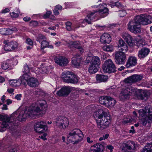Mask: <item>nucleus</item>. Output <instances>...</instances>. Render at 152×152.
I'll list each match as a JSON object with an SVG mask.
<instances>
[{
	"instance_id": "obj_59",
	"label": "nucleus",
	"mask_w": 152,
	"mask_h": 152,
	"mask_svg": "<svg viewBox=\"0 0 152 152\" xmlns=\"http://www.w3.org/2000/svg\"><path fill=\"white\" fill-rule=\"evenodd\" d=\"M47 136V134L46 133H44L43 135L41 136L40 137L43 140H47V138H46V137Z\"/></svg>"
},
{
	"instance_id": "obj_17",
	"label": "nucleus",
	"mask_w": 152,
	"mask_h": 152,
	"mask_svg": "<svg viewBox=\"0 0 152 152\" xmlns=\"http://www.w3.org/2000/svg\"><path fill=\"white\" fill-rule=\"evenodd\" d=\"M100 40V42L103 44H109L111 41V37L107 33H104L101 36Z\"/></svg>"
},
{
	"instance_id": "obj_58",
	"label": "nucleus",
	"mask_w": 152,
	"mask_h": 152,
	"mask_svg": "<svg viewBox=\"0 0 152 152\" xmlns=\"http://www.w3.org/2000/svg\"><path fill=\"white\" fill-rule=\"evenodd\" d=\"M10 10L8 8H6L2 10L1 11V13H6L8 12Z\"/></svg>"
},
{
	"instance_id": "obj_8",
	"label": "nucleus",
	"mask_w": 152,
	"mask_h": 152,
	"mask_svg": "<svg viewBox=\"0 0 152 152\" xmlns=\"http://www.w3.org/2000/svg\"><path fill=\"white\" fill-rule=\"evenodd\" d=\"M102 69L105 73L114 72L116 71L115 66L110 59H108L105 61Z\"/></svg>"
},
{
	"instance_id": "obj_12",
	"label": "nucleus",
	"mask_w": 152,
	"mask_h": 152,
	"mask_svg": "<svg viewBox=\"0 0 152 152\" xmlns=\"http://www.w3.org/2000/svg\"><path fill=\"white\" fill-rule=\"evenodd\" d=\"M5 44L4 48L6 51H11L16 48L18 46V44L15 41L9 42L8 40H5L3 42Z\"/></svg>"
},
{
	"instance_id": "obj_32",
	"label": "nucleus",
	"mask_w": 152,
	"mask_h": 152,
	"mask_svg": "<svg viewBox=\"0 0 152 152\" xmlns=\"http://www.w3.org/2000/svg\"><path fill=\"white\" fill-rule=\"evenodd\" d=\"M105 145V143L103 142L102 143H97L94 145L96 149V150L98 151V152H102L104 149Z\"/></svg>"
},
{
	"instance_id": "obj_31",
	"label": "nucleus",
	"mask_w": 152,
	"mask_h": 152,
	"mask_svg": "<svg viewBox=\"0 0 152 152\" xmlns=\"http://www.w3.org/2000/svg\"><path fill=\"white\" fill-rule=\"evenodd\" d=\"M125 145L127 149L134 150L135 148V144L133 141H129Z\"/></svg>"
},
{
	"instance_id": "obj_5",
	"label": "nucleus",
	"mask_w": 152,
	"mask_h": 152,
	"mask_svg": "<svg viewBox=\"0 0 152 152\" xmlns=\"http://www.w3.org/2000/svg\"><path fill=\"white\" fill-rule=\"evenodd\" d=\"M13 115L14 114L10 117L0 115V120L1 121L0 128L1 132L5 131L6 129L10 128V125L14 124L15 120Z\"/></svg>"
},
{
	"instance_id": "obj_37",
	"label": "nucleus",
	"mask_w": 152,
	"mask_h": 152,
	"mask_svg": "<svg viewBox=\"0 0 152 152\" xmlns=\"http://www.w3.org/2000/svg\"><path fill=\"white\" fill-rule=\"evenodd\" d=\"M102 48L104 51L110 52L112 51L114 49L113 46L111 45H104Z\"/></svg>"
},
{
	"instance_id": "obj_43",
	"label": "nucleus",
	"mask_w": 152,
	"mask_h": 152,
	"mask_svg": "<svg viewBox=\"0 0 152 152\" xmlns=\"http://www.w3.org/2000/svg\"><path fill=\"white\" fill-rule=\"evenodd\" d=\"M66 28L67 30L70 31L72 30V28L71 26L72 23L68 21L65 23Z\"/></svg>"
},
{
	"instance_id": "obj_27",
	"label": "nucleus",
	"mask_w": 152,
	"mask_h": 152,
	"mask_svg": "<svg viewBox=\"0 0 152 152\" xmlns=\"http://www.w3.org/2000/svg\"><path fill=\"white\" fill-rule=\"evenodd\" d=\"M31 77L28 74H25L20 77V80L21 81V83L25 85L26 83H28V80Z\"/></svg>"
},
{
	"instance_id": "obj_13",
	"label": "nucleus",
	"mask_w": 152,
	"mask_h": 152,
	"mask_svg": "<svg viewBox=\"0 0 152 152\" xmlns=\"http://www.w3.org/2000/svg\"><path fill=\"white\" fill-rule=\"evenodd\" d=\"M71 91L70 87L68 86H64L57 91L56 94L60 96H67Z\"/></svg>"
},
{
	"instance_id": "obj_30",
	"label": "nucleus",
	"mask_w": 152,
	"mask_h": 152,
	"mask_svg": "<svg viewBox=\"0 0 152 152\" xmlns=\"http://www.w3.org/2000/svg\"><path fill=\"white\" fill-rule=\"evenodd\" d=\"M10 85L12 87L19 86L21 84V82L20 80H9Z\"/></svg>"
},
{
	"instance_id": "obj_22",
	"label": "nucleus",
	"mask_w": 152,
	"mask_h": 152,
	"mask_svg": "<svg viewBox=\"0 0 152 152\" xmlns=\"http://www.w3.org/2000/svg\"><path fill=\"white\" fill-rule=\"evenodd\" d=\"M137 63V59L136 57L133 56L130 57L126 64V66L127 67H130L131 66H134Z\"/></svg>"
},
{
	"instance_id": "obj_40",
	"label": "nucleus",
	"mask_w": 152,
	"mask_h": 152,
	"mask_svg": "<svg viewBox=\"0 0 152 152\" xmlns=\"http://www.w3.org/2000/svg\"><path fill=\"white\" fill-rule=\"evenodd\" d=\"M49 42L45 40H43L41 42V49L43 50L44 48H47L48 46L49 45Z\"/></svg>"
},
{
	"instance_id": "obj_23",
	"label": "nucleus",
	"mask_w": 152,
	"mask_h": 152,
	"mask_svg": "<svg viewBox=\"0 0 152 152\" xmlns=\"http://www.w3.org/2000/svg\"><path fill=\"white\" fill-rule=\"evenodd\" d=\"M104 5L106 6V4H104L103 6ZM97 12L99 15H100L102 17H104L108 14V10L106 7L103 6L102 5Z\"/></svg>"
},
{
	"instance_id": "obj_56",
	"label": "nucleus",
	"mask_w": 152,
	"mask_h": 152,
	"mask_svg": "<svg viewBox=\"0 0 152 152\" xmlns=\"http://www.w3.org/2000/svg\"><path fill=\"white\" fill-rule=\"evenodd\" d=\"M22 96V95L21 94H18L15 96V98L18 100H21Z\"/></svg>"
},
{
	"instance_id": "obj_55",
	"label": "nucleus",
	"mask_w": 152,
	"mask_h": 152,
	"mask_svg": "<svg viewBox=\"0 0 152 152\" xmlns=\"http://www.w3.org/2000/svg\"><path fill=\"white\" fill-rule=\"evenodd\" d=\"M5 28H2L0 29V33L1 34L6 35L5 32Z\"/></svg>"
},
{
	"instance_id": "obj_52",
	"label": "nucleus",
	"mask_w": 152,
	"mask_h": 152,
	"mask_svg": "<svg viewBox=\"0 0 152 152\" xmlns=\"http://www.w3.org/2000/svg\"><path fill=\"white\" fill-rule=\"evenodd\" d=\"M98 151L96 150V149L94 147V145L91 146L89 150L90 152H98Z\"/></svg>"
},
{
	"instance_id": "obj_41",
	"label": "nucleus",
	"mask_w": 152,
	"mask_h": 152,
	"mask_svg": "<svg viewBox=\"0 0 152 152\" xmlns=\"http://www.w3.org/2000/svg\"><path fill=\"white\" fill-rule=\"evenodd\" d=\"M50 68L51 69H53V67L51 66H49V67L44 66L42 67H41V69L40 70V72L41 73H47L48 72V69Z\"/></svg>"
},
{
	"instance_id": "obj_7",
	"label": "nucleus",
	"mask_w": 152,
	"mask_h": 152,
	"mask_svg": "<svg viewBox=\"0 0 152 152\" xmlns=\"http://www.w3.org/2000/svg\"><path fill=\"white\" fill-rule=\"evenodd\" d=\"M61 77L64 81L68 83H76L78 82L79 80L77 76L69 71L63 72L62 74Z\"/></svg>"
},
{
	"instance_id": "obj_47",
	"label": "nucleus",
	"mask_w": 152,
	"mask_h": 152,
	"mask_svg": "<svg viewBox=\"0 0 152 152\" xmlns=\"http://www.w3.org/2000/svg\"><path fill=\"white\" fill-rule=\"evenodd\" d=\"M29 71L30 69L28 66L27 64L25 65L23 71V72L25 74H28L29 73Z\"/></svg>"
},
{
	"instance_id": "obj_64",
	"label": "nucleus",
	"mask_w": 152,
	"mask_h": 152,
	"mask_svg": "<svg viewBox=\"0 0 152 152\" xmlns=\"http://www.w3.org/2000/svg\"><path fill=\"white\" fill-rule=\"evenodd\" d=\"M14 89L12 88H8L7 90V91L10 93L11 94L14 91Z\"/></svg>"
},
{
	"instance_id": "obj_29",
	"label": "nucleus",
	"mask_w": 152,
	"mask_h": 152,
	"mask_svg": "<svg viewBox=\"0 0 152 152\" xmlns=\"http://www.w3.org/2000/svg\"><path fill=\"white\" fill-rule=\"evenodd\" d=\"M99 68V66L90 63L88 68V72L91 73H94L98 71Z\"/></svg>"
},
{
	"instance_id": "obj_18",
	"label": "nucleus",
	"mask_w": 152,
	"mask_h": 152,
	"mask_svg": "<svg viewBox=\"0 0 152 152\" xmlns=\"http://www.w3.org/2000/svg\"><path fill=\"white\" fill-rule=\"evenodd\" d=\"M150 49L148 48H142L138 52V57L140 59L144 58L148 55Z\"/></svg>"
},
{
	"instance_id": "obj_46",
	"label": "nucleus",
	"mask_w": 152,
	"mask_h": 152,
	"mask_svg": "<svg viewBox=\"0 0 152 152\" xmlns=\"http://www.w3.org/2000/svg\"><path fill=\"white\" fill-rule=\"evenodd\" d=\"M5 32H6V35H9L12 34L13 31L15 30V28H12L11 29L10 28H5Z\"/></svg>"
},
{
	"instance_id": "obj_26",
	"label": "nucleus",
	"mask_w": 152,
	"mask_h": 152,
	"mask_svg": "<svg viewBox=\"0 0 152 152\" xmlns=\"http://www.w3.org/2000/svg\"><path fill=\"white\" fill-rule=\"evenodd\" d=\"M96 12L94 11L93 12H91L87 15V17L86 18L85 20L87 23L88 24H91V21H94L93 19L95 16V13Z\"/></svg>"
},
{
	"instance_id": "obj_54",
	"label": "nucleus",
	"mask_w": 152,
	"mask_h": 152,
	"mask_svg": "<svg viewBox=\"0 0 152 152\" xmlns=\"http://www.w3.org/2000/svg\"><path fill=\"white\" fill-rule=\"evenodd\" d=\"M26 42L27 44L30 45H32L33 44L32 40L29 38L27 39Z\"/></svg>"
},
{
	"instance_id": "obj_39",
	"label": "nucleus",
	"mask_w": 152,
	"mask_h": 152,
	"mask_svg": "<svg viewBox=\"0 0 152 152\" xmlns=\"http://www.w3.org/2000/svg\"><path fill=\"white\" fill-rule=\"evenodd\" d=\"M70 45L71 48L74 47L77 49L81 45L80 42L78 41L72 42Z\"/></svg>"
},
{
	"instance_id": "obj_50",
	"label": "nucleus",
	"mask_w": 152,
	"mask_h": 152,
	"mask_svg": "<svg viewBox=\"0 0 152 152\" xmlns=\"http://www.w3.org/2000/svg\"><path fill=\"white\" fill-rule=\"evenodd\" d=\"M119 16L120 17H123L126 15V12L125 10H121L119 11Z\"/></svg>"
},
{
	"instance_id": "obj_9",
	"label": "nucleus",
	"mask_w": 152,
	"mask_h": 152,
	"mask_svg": "<svg viewBox=\"0 0 152 152\" xmlns=\"http://www.w3.org/2000/svg\"><path fill=\"white\" fill-rule=\"evenodd\" d=\"M55 123L56 124V126L58 128L64 129L68 126L69 125V121L67 118L60 116L55 120Z\"/></svg>"
},
{
	"instance_id": "obj_3",
	"label": "nucleus",
	"mask_w": 152,
	"mask_h": 152,
	"mask_svg": "<svg viewBox=\"0 0 152 152\" xmlns=\"http://www.w3.org/2000/svg\"><path fill=\"white\" fill-rule=\"evenodd\" d=\"M104 109L103 107H100L97 111L94 113L93 115L96 121L98 127L102 129L108 126L111 122L110 120L105 116L106 113L104 111Z\"/></svg>"
},
{
	"instance_id": "obj_14",
	"label": "nucleus",
	"mask_w": 152,
	"mask_h": 152,
	"mask_svg": "<svg viewBox=\"0 0 152 152\" xmlns=\"http://www.w3.org/2000/svg\"><path fill=\"white\" fill-rule=\"evenodd\" d=\"M54 60L56 63L61 66H66L69 62L68 59L62 56L55 58Z\"/></svg>"
},
{
	"instance_id": "obj_62",
	"label": "nucleus",
	"mask_w": 152,
	"mask_h": 152,
	"mask_svg": "<svg viewBox=\"0 0 152 152\" xmlns=\"http://www.w3.org/2000/svg\"><path fill=\"white\" fill-rule=\"evenodd\" d=\"M23 20L26 22H28L30 20L31 18L30 17H26L23 18Z\"/></svg>"
},
{
	"instance_id": "obj_44",
	"label": "nucleus",
	"mask_w": 152,
	"mask_h": 152,
	"mask_svg": "<svg viewBox=\"0 0 152 152\" xmlns=\"http://www.w3.org/2000/svg\"><path fill=\"white\" fill-rule=\"evenodd\" d=\"M140 96L142 99L146 100L148 98V96L146 92H143L140 95Z\"/></svg>"
},
{
	"instance_id": "obj_51",
	"label": "nucleus",
	"mask_w": 152,
	"mask_h": 152,
	"mask_svg": "<svg viewBox=\"0 0 152 152\" xmlns=\"http://www.w3.org/2000/svg\"><path fill=\"white\" fill-rule=\"evenodd\" d=\"M52 12L50 11H47L46 13L44 15L43 18H49L50 15L51 14Z\"/></svg>"
},
{
	"instance_id": "obj_1",
	"label": "nucleus",
	"mask_w": 152,
	"mask_h": 152,
	"mask_svg": "<svg viewBox=\"0 0 152 152\" xmlns=\"http://www.w3.org/2000/svg\"><path fill=\"white\" fill-rule=\"evenodd\" d=\"M37 105L33 104L28 108L27 111H22L20 113L18 119L20 121H24L28 116L32 117L35 115H42L47 109V105L45 100L40 101Z\"/></svg>"
},
{
	"instance_id": "obj_10",
	"label": "nucleus",
	"mask_w": 152,
	"mask_h": 152,
	"mask_svg": "<svg viewBox=\"0 0 152 152\" xmlns=\"http://www.w3.org/2000/svg\"><path fill=\"white\" fill-rule=\"evenodd\" d=\"M115 59L116 63L119 64H123L125 63L126 55L122 51H118L115 53Z\"/></svg>"
},
{
	"instance_id": "obj_25",
	"label": "nucleus",
	"mask_w": 152,
	"mask_h": 152,
	"mask_svg": "<svg viewBox=\"0 0 152 152\" xmlns=\"http://www.w3.org/2000/svg\"><path fill=\"white\" fill-rule=\"evenodd\" d=\"M31 87H37L39 85V82L36 78L32 77L28 80L27 83Z\"/></svg>"
},
{
	"instance_id": "obj_49",
	"label": "nucleus",
	"mask_w": 152,
	"mask_h": 152,
	"mask_svg": "<svg viewBox=\"0 0 152 152\" xmlns=\"http://www.w3.org/2000/svg\"><path fill=\"white\" fill-rule=\"evenodd\" d=\"M113 6H115L119 8L122 7V5L120 2H116L113 3L111 4Z\"/></svg>"
},
{
	"instance_id": "obj_42",
	"label": "nucleus",
	"mask_w": 152,
	"mask_h": 152,
	"mask_svg": "<svg viewBox=\"0 0 152 152\" xmlns=\"http://www.w3.org/2000/svg\"><path fill=\"white\" fill-rule=\"evenodd\" d=\"M1 68L4 70L8 69L10 67L9 64L6 61H4L1 63Z\"/></svg>"
},
{
	"instance_id": "obj_16",
	"label": "nucleus",
	"mask_w": 152,
	"mask_h": 152,
	"mask_svg": "<svg viewBox=\"0 0 152 152\" xmlns=\"http://www.w3.org/2000/svg\"><path fill=\"white\" fill-rule=\"evenodd\" d=\"M143 78L142 75H134L131 76L125 80V82L127 83H131L139 81Z\"/></svg>"
},
{
	"instance_id": "obj_57",
	"label": "nucleus",
	"mask_w": 152,
	"mask_h": 152,
	"mask_svg": "<svg viewBox=\"0 0 152 152\" xmlns=\"http://www.w3.org/2000/svg\"><path fill=\"white\" fill-rule=\"evenodd\" d=\"M30 24L33 26H37L38 24V23L37 21H32L30 22Z\"/></svg>"
},
{
	"instance_id": "obj_28",
	"label": "nucleus",
	"mask_w": 152,
	"mask_h": 152,
	"mask_svg": "<svg viewBox=\"0 0 152 152\" xmlns=\"http://www.w3.org/2000/svg\"><path fill=\"white\" fill-rule=\"evenodd\" d=\"M108 78V76L102 75H96V79L98 82H105L106 81Z\"/></svg>"
},
{
	"instance_id": "obj_19",
	"label": "nucleus",
	"mask_w": 152,
	"mask_h": 152,
	"mask_svg": "<svg viewBox=\"0 0 152 152\" xmlns=\"http://www.w3.org/2000/svg\"><path fill=\"white\" fill-rule=\"evenodd\" d=\"M118 47L119 51H126L128 50V46L126 43L121 39H119Z\"/></svg>"
},
{
	"instance_id": "obj_15",
	"label": "nucleus",
	"mask_w": 152,
	"mask_h": 152,
	"mask_svg": "<svg viewBox=\"0 0 152 152\" xmlns=\"http://www.w3.org/2000/svg\"><path fill=\"white\" fill-rule=\"evenodd\" d=\"M121 37L130 47H132L134 45V41L132 37L128 33H124L122 34Z\"/></svg>"
},
{
	"instance_id": "obj_38",
	"label": "nucleus",
	"mask_w": 152,
	"mask_h": 152,
	"mask_svg": "<svg viewBox=\"0 0 152 152\" xmlns=\"http://www.w3.org/2000/svg\"><path fill=\"white\" fill-rule=\"evenodd\" d=\"M116 102L115 100L113 98L110 97H109L107 102L108 104L107 105V106H110V107H113L115 105Z\"/></svg>"
},
{
	"instance_id": "obj_2",
	"label": "nucleus",
	"mask_w": 152,
	"mask_h": 152,
	"mask_svg": "<svg viewBox=\"0 0 152 152\" xmlns=\"http://www.w3.org/2000/svg\"><path fill=\"white\" fill-rule=\"evenodd\" d=\"M152 22L150 15H141L136 16L134 19L130 20L128 24V29L134 34L140 33L141 31L140 25H146Z\"/></svg>"
},
{
	"instance_id": "obj_53",
	"label": "nucleus",
	"mask_w": 152,
	"mask_h": 152,
	"mask_svg": "<svg viewBox=\"0 0 152 152\" xmlns=\"http://www.w3.org/2000/svg\"><path fill=\"white\" fill-rule=\"evenodd\" d=\"M80 53V54H78V55H80H80H82L84 52V50L83 48V47H82L81 45L78 49Z\"/></svg>"
},
{
	"instance_id": "obj_34",
	"label": "nucleus",
	"mask_w": 152,
	"mask_h": 152,
	"mask_svg": "<svg viewBox=\"0 0 152 152\" xmlns=\"http://www.w3.org/2000/svg\"><path fill=\"white\" fill-rule=\"evenodd\" d=\"M91 63L99 67V66L101 63V61L99 58L97 56L93 57L92 58Z\"/></svg>"
},
{
	"instance_id": "obj_21",
	"label": "nucleus",
	"mask_w": 152,
	"mask_h": 152,
	"mask_svg": "<svg viewBox=\"0 0 152 152\" xmlns=\"http://www.w3.org/2000/svg\"><path fill=\"white\" fill-rule=\"evenodd\" d=\"M150 116L143 117L141 119L142 124L143 125H146L147 123H151L152 122V108H150Z\"/></svg>"
},
{
	"instance_id": "obj_11",
	"label": "nucleus",
	"mask_w": 152,
	"mask_h": 152,
	"mask_svg": "<svg viewBox=\"0 0 152 152\" xmlns=\"http://www.w3.org/2000/svg\"><path fill=\"white\" fill-rule=\"evenodd\" d=\"M35 131L39 133H43L47 131L48 128L45 123L43 121L37 122L34 126Z\"/></svg>"
},
{
	"instance_id": "obj_24",
	"label": "nucleus",
	"mask_w": 152,
	"mask_h": 152,
	"mask_svg": "<svg viewBox=\"0 0 152 152\" xmlns=\"http://www.w3.org/2000/svg\"><path fill=\"white\" fill-rule=\"evenodd\" d=\"M81 60V58L80 57V55L77 54L72 58V64L76 67H78L80 65Z\"/></svg>"
},
{
	"instance_id": "obj_35",
	"label": "nucleus",
	"mask_w": 152,
	"mask_h": 152,
	"mask_svg": "<svg viewBox=\"0 0 152 152\" xmlns=\"http://www.w3.org/2000/svg\"><path fill=\"white\" fill-rule=\"evenodd\" d=\"M108 99L109 97L107 96H103L99 98V102L101 104L107 106L108 104L107 102Z\"/></svg>"
},
{
	"instance_id": "obj_4",
	"label": "nucleus",
	"mask_w": 152,
	"mask_h": 152,
	"mask_svg": "<svg viewBox=\"0 0 152 152\" xmlns=\"http://www.w3.org/2000/svg\"><path fill=\"white\" fill-rule=\"evenodd\" d=\"M83 137V133L80 130L75 129L69 133L67 136V139L73 144H76L80 142Z\"/></svg>"
},
{
	"instance_id": "obj_6",
	"label": "nucleus",
	"mask_w": 152,
	"mask_h": 152,
	"mask_svg": "<svg viewBox=\"0 0 152 152\" xmlns=\"http://www.w3.org/2000/svg\"><path fill=\"white\" fill-rule=\"evenodd\" d=\"M137 94L136 89L130 86L123 89L119 95V98L121 100L129 99L130 96H135Z\"/></svg>"
},
{
	"instance_id": "obj_36",
	"label": "nucleus",
	"mask_w": 152,
	"mask_h": 152,
	"mask_svg": "<svg viewBox=\"0 0 152 152\" xmlns=\"http://www.w3.org/2000/svg\"><path fill=\"white\" fill-rule=\"evenodd\" d=\"M141 152H152V144H147L143 148Z\"/></svg>"
},
{
	"instance_id": "obj_63",
	"label": "nucleus",
	"mask_w": 152,
	"mask_h": 152,
	"mask_svg": "<svg viewBox=\"0 0 152 152\" xmlns=\"http://www.w3.org/2000/svg\"><path fill=\"white\" fill-rule=\"evenodd\" d=\"M54 14L55 15H58L59 14V12L56 9H54L53 10Z\"/></svg>"
},
{
	"instance_id": "obj_33",
	"label": "nucleus",
	"mask_w": 152,
	"mask_h": 152,
	"mask_svg": "<svg viewBox=\"0 0 152 152\" xmlns=\"http://www.w3.org/2000/svg\"><path fill=\"white\" fill-rule=\"evenodd\" d=\"M137 45L139 47L143 46L145 45V40L140 36L137 37L136 39Z\"/></svg>"
},
{
	"instance_id": "obj_48",
	"label": "nucleus",
	"mask_w": 152,
	"mask_h": 152,
	"mask_svg": "<svg viewBox=\"0 0 152 152\" xmlns=\"http://www.w3.org/2000/svg\"><path fill=\"white\" fill-rule=\"evenodd\" d=\"M20 13L19 11H18L17 13H15V12H13L10 13V15L11 17L13 18H15L18 17Z\"/></svg>"
},
{
	"instance_id": "obj_20",
	"label": "nucleus",
	"mask_w": 152,
	"mask_h": 152,
	"mask_svg": "<svg viewBox=\"0 0 152 152\" xmlns=\"http://www.w3.org/2000/svg\"><path fill=\"white\" fill-rule=\"evenodd\" d=\"M152 108V107L148 106L145 107V109H141L139 111V115L141 116L145 117L147 116H150V108Z\"/></svg>"
},
{
	"instance_id": "obj_60",
	"label": "nucleus",
	"mask_w": 152,
	"mask_h": 152,
	"mask_svg": "<svg viewBox=\"0 0 152 152\" xmlns=\"http://www.w3.org/2000/svg\"><path fill=\"white\" fill-rule=\"evenodd\" d=\"M107 148L108 149L110 150L111 152L112 151L113 149V147L111 145H109L107 146Z\"/></svg>"
},
{
	"instance_id": "obj_61",
	"label": "nucleus",
	"mask_w": 152,
	"mask_h": 152,
	"mask_svg": "<svg viewBox=\"0 0 152 152\" xmlns=\"http://www.w3.org/2000/svg\"><path fill=\"white\" fill-rule=\"evenodd\" d=\"M62 6L60 5H58L56 6L55 9L56 10H61L62 9Z\"/></svg>"
},
{
	"instance_id": "obj_45",
	"label": "nucleus",
	"mask_w": 152,
	"mask_h": 152,
	"mask_svg": "<svg viewBox=\"0 0 152 152\" xmlns=\"http://www.w3.org/2000/svg\"><path fill=\"white\" fill-rule=\"evenodd\" d=\"M46 39L45 37L42 34H39L37 36L36 40L37 41L40 42L41 40L42 39Z\"/></svg>"
}]
</instances>
